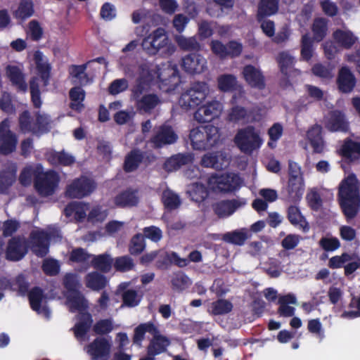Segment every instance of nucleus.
I'll use <instances>...</instances> for the list:
<instances>
[{
  "instance_id": "f257e3e1",
  "label": "nucleus",
  "mask_w": 360,
  "mask_h": 360,
  "mask_svg": "<svg viewBox=\"0 0 360 360\" xmlns=\"http://www.w3.org/2000/svg\"><path fill=\"white\" fill-rule=\"evenodd\" d=\"M338 196L342 212L347 221L349 222L360 210L358 181L354 175H349L341 181Z\"/></svg>"
},
{
  "instance_id": "f03ea898",
  "label": "nucleus",
  "mask_w": 360,
  "mask_h": 360,
  "mask_svg": "<svg viewBox=\"0 0 360 360\" xmlns=\"http://www.w3.org/2000/svg\"><path fill=\"white\" fill-rule=\"evenodd\" d=\"M189 139L194 150H209L219 141V128L212 124L197 127L191 130Z\"/></svg>"
},
{
  "instance_id": "7ed1b4c3",
  "label": "nucleus",
  "mask_w": 360,
  "mask_h": 360,
  "mask_svg": "<svg viewBox=\"0 0 360 360\" xmlns=\"http://www.w3.org/2000/svg\"><path fill=\"white\" fill-rule=\"evenodd\" d=\"M19 128L22 133H32L37 136L41 134L48 133L50 131V117L39 112L35 115V122H33V119L30 115L28 110L22 112L18 117Z\"/></svg>"
},
{
  "instance_id": "20e7f679",
  "label": "nucleus",
  "mask_w": 360,
  "mask_h": 360,
  "mask_svg": "<svg viewBox=\"0 0 360 360\" xmlns=\"http://www.w3.org/2000/svg\"><path fill=\"white\" fill-rule=\"evenodd\" d=\"M60 180L59 174L56 171L53 169L44 171L42 168L34 180V187L39 195L48 197L56 192Z\"/></svg>"
},
{
  "instance_id": "39448f33",
  "label": "nucleus",
  "mask_w": 360,
  "mask_h": 360,
  "mask_svg": "<svg viewBox=\"0 0 360 360\" xmlns=\"http://www.w3.org/2000/svg\"><path fill=\"white\" fill-rule=\"evenodd\" d=\"M208 93V86L204 82L193 83L189 89L183 92L179 98L181 108L188 110L198 107L205 99Z\"/></svg>"
},
{
  "instance_id": "423d86ee",
  "label": "nucleus",
  "mask_w": 360,
  "mask_h": 360,
  "mask_svg": "<svg viewBox=\"0 0 360 360\" xmlns=\"http://www.w3.org/2000/svg\"><path fill=\"white\" fill-rule=\"evenodd\" d=\"M242 180L238 174H213L207 179V185L213 192L230 193L240 187Z\"/></svg>"
},
{
  "instance_id": "0eeeda50",
  "label": "nucleus",
  "mask_w": 360,
  "mask_h": 360,
  "mask_svg": "<svg viewBox=\"0 0 360 360\" xmlns=\"http://www.w3.org/2000/svg\"><path fill=\"white\" fill-rule=\"evenodd\" d=\"M234 141L239 149L247 154L252 153L255 150L259 148L262 143L259 133L251 125L238 130Z\"/></svg>"
},
{
  "instance_id": "6e6552de",
  "label": "nucleus",
  "mask_w": 360,
  "mask_h": 360,
  "mask_svg": "<svg viewBox=\"0 0 360 360\" xmlns=\"http://www.w3.org/2000/svg\"><path fill=\"white\" fill-rule=\"evenodd\" d=\"M169 39L162 27H158L146 36L141 42L143 50L150 56L156 55L161 49L167 46Z\"/></svg>"
},
{
  "instance_id": "1a4fd4ad",
  "label": "nucleus",
  "mask_w": 360,
  "mask_h": 360,
  "mask_svg": "<svg viewBox=\"0 0 360 360\" xmlns=\"http://www.w3.org/2000/svg\"><path fill=\"white\" fill-rule=\"evenodd\" d=\"M210 46L212 53L221 60L236 58L241 55L243 49L242 43L236 40H230L226 44L217 39L212 40Z\"/></svg>"
},
{
  "instance_id": "9d476101",
  "label": "nucleus",
  "mask_w": 360,
  "mask_h": 360,
  "mask_svg": "<svg viewBox=\"0 0 360 360\" xmlns=\"http://www.w3.org/2000/svg\"><path fill=\"white\" fill-rule=\"evenodd\" d=\"M28 250V241L24 236L18 235L11 237L8 240L4 252L8 261L18 262L25 257Z\"/></svg>"
},
{
  "instance_id": "9b49d317",
  "label": "nucleus",
  "mask_w": 360,
  "mask_h": 360,
  "mask_svg": "<svg viewBox=\"0 0 360 360\" xmlns=\"http://www.w3.org/2000/svg\"><path fill=\"white\" fill-rule=\"evenodd\" d=\"M96 187V185L94 180L85 176H81L67 186L65 195L70 198L81 199L89 195Z\"/></svg>"
},
{
  "instance_id": "f8f14e48",
  "label": "nucleus",
  "mask_w": 360,
  "mask_h": 360,
  "mask_svg": "<svg viewBox=\"0 0 360 360\" xmlns=\"http://www.w3.org/2000/svg\"><path fill=\"white\" fill-rule=\"evenodd\" d=\"M18 136L10 129V120L4 119L0 122V154L8 155L15 151Z\"/></svg>"
},
{
  "instance_id": "ddd939ff",
  "label": "nucleus",
  "mask_w": 360,
  "mask_h": 360,
  "mask_svg": "<svg viewBox=\"0 0 360 360\" xmlns=\"http://www.w3.org/2000/svg\"><path fill=\"white\" fill-rule=\"evenodd\" d=\"M325 128L330 132L347 133L349 130V122L345 113L340 110H330L323 117Z\"/></svg>"
},
{
  "instance_id": "4468645a",
  "label": "nucleus",
  "mask_w": 360,
  "mask_h": 360,
  "mask_svg": "<svg viewBox=\"0 0 360 360\" xmlns=\"http://www.w3.org/2000/svg\"><path fill=\"white\" fill-rule=\"evenodd\" d=\"M153 131L154 134L150 137L149 142L155 149L161 148L167 145L173 144L178 139V136L173 128L166 124L155 127Z\"/></svg>"
},
{
  "instance_id": "2eb2a0df",
  "label": "nucleus",
  "mask_w": 360,
  "mask_h": 360,
  "mask_svg": "<svg viewBox=\"0 0 360 360\" xmlns=\"http://www.w3.org/2000/svg\"><path fill=\"white\" fill-rule=\"evenodd\" d=\"M111 342L104 337H97L85 347L91 360H108Z\"/></svg>"
},
{
  "instance_id": "dca6fc26",
  "label": "nucleus",
  "mask_w": 360,
  "mask_h": 360,
  "mask_svg": "<svg viewBox=\"0 0 360 360\" xmlns=\"http://www.w3.org/2000/svg\"><path fill=\"white\" fill-rule=\"evenodd\" d=\"M222 109L223 105L219 101H212L199 107L193 117L198 122H210L221 115Z\"/></svg>"
},
{
  "instance_id": "f3484780",
  "label": "nucleus",
  "mask_w": 360,
  "mask_h": 360,
  "mask_svg": "<svg viewBox=\"0 0 360 360\" xmlns=\"http://www.w3.org/2000/svg\"><path fill=\"white\" fill-rule=\"evenodd\" d=\"M29 238L32 251L37 257H45L49 250V234L43 230L32 231Z\"/></svg>"
},
{
  "instance_id": "a211bd4d",
  "label": "nucleus",
  "mask_w": 360,
  "mask_h": 360,
  "mask_svg": "<svg viewBox=\"0 0 360 360\" xmlns=\"http://www.w3.org/2000/svg\"><path fill=\"white\" fill-rule=\"evenodd\" d=\"M181 67L188 74H200L206 69L207 60L199 53H189L182 58Z\"/></svg>"
},
{
  "instance_id": "6ab92c4d",
  "label": "nucleus",
  "mask_w": 360,
  "mask_h": 360,
  "mask_svg": "<svg viewBox=\"0 0 360 360\" xmlns=\"http://www.w3.org/2000/svg\"><path fill=\"white\" fill-rule=\"evenodd\" d=\"M28 297L30 308L38 314H42L49 319L51 311L46 305L42 306V302L46 298L44 290L38 286L33 287L26 295Z\"/></svg>"
},
{
  "instance_id": "aec40b11",
  "label": "nucleus",
  "mask_w": 360,
  "mask_h": 360,
  "mask_svg": "<svg viewBox=\"0 0 360 360\" xmlns=\"http://www.w3.org/2000/svg\"><path fill=\"white\" fill-rule=\"evenodd\" d=\"M18 171L17 164L8 161L0 171V193L8 194L10 188L15 182Z\"/></svg>"
},
{
  "instance_id": "412c9836",
  "label": "nucleus",
  "mask_w": 360,
  "mask_h": 360,
  "mask_svg": "<svg viewBox=\"0 0 360 360\" xmlns=\"http://www.w3.org/2000/svg\"><path fill=\"white\" fill-rule=\"evenodd\" d=\"M245 205V202L238 199L222 200L212 205L214 213L219 218H226L232 215L237 209Z\"/></svg>"
},
{
  "instance_id": "4be33fe9",
  "label": "nucleus",
  "mask_w": 360,
  "mask_h": 360,
  "mask_svg": "<svg viewBox=\"0 0 360 360\" xmlns=\"http://www.w3.org/2000/svg\"><path fill=\"white\" fill-rule=\"evenodd\" d=\"M129 285V283H121L117 287V292L121 295L122 307L133 308L140 304L143 296L136 290L128 288Z\"/></svg>"
},
{
  "instance_id": "5701e85b",
  "label": "nucleus",
  "mask_w": 360,
  "mask_h": 360,
  "mask_svg": "<svg viewBox=\"0 0 360 360\" xmlns=\"http://www.w3.org/2000/svg\"><path fill=\"white\" fill-rule=\"evenodd\" d=\"M77 321L72 330L77 340H82L93 327V317L89 311H80L77 315Z\"/></svg>"
},
{
  "instance_id": "b1692460",
  "label": "nucleus",
  "mask_w": 360,
  "mask_h": 360,
  "mask_svg": "<svg viewBox=\"0 0 360 360\" xmlns=\"http://www.w3.org/2000/svg\"><path fill=\"white\" fill-rule=\"evenodd\" d=\"M356 84L355 76L347 66L342 67L338 74L337 85L338 90L343 94L353 91Z\"/></svg>"
},
{
  "instance_id": "393cba45",
  "label": "nucleus",
  "mask_w": 360,
  "mask_h": 360,
  "mask_svg": "<svg viewBox=\"0 0 360 360\" xmlns=\"http://www.w3.org/2000/svg\"><path fill=\"white\" fill-rule=\"evenodd\" d=\"M243 75L248 83L252 88L262 90L265 88V78L262 72L252 65H247L243 69Z\"/></svg>"
},
{
  "instance_id": "a878e982",
  "label": "nucleus",
  "mask_w": 360,
  "mask_h": 360,
  "mask_svg": "<svg viewBox=\"0 0 360 360\" xmlns=\"http://www.w3.org/2000/svg\"><path fill=\"white\" fill-rule=\"evenodd\" d=\"M323 128L319 124L312 125L307 131V138L314 153H322L325 148Z\"/></svg>"
},
{
  "instance_id": "bb28decb",
  "label": "nucleus",
  "mask_w": 360,
  "mask_h": 360,
  "mask_svg": "<svg viewBox=\"0 0 360 360\" xmlns=\"http://www.w3.org/2000/svg\"><path fill=\"white\" fill-rule=\"evenodd\" d=\"M139 202L138 191L131 188L121 191L114 198L115 205L121 208L135 207Z\"/></svg>"
},
{
  "instance_id": "cd10ccee",
  "label": "nucleus",
  "mask_w": 360,
  "mask_h": 360,
  "mask_svg": "<svg viewBox=\"0 0 360 360\" xmlns=\"http://www.w3.org/2000/svg\"><path fill=\"white\" fill-rule=\"evenodd\" d=\"M193 156L191 153H178L167 158L163 165V169L167 172L178 170L182 166L193 162Z\"/></svg>"
},
{
  "instance_id": "c85d7f7f",
  "label": "nucleus",
  "mask_w": 360,
  "mask_h": 360,
  "mask_svg": "<svg viewBox=\"0 0 360 360\" xmlns=\"http://www.w3.org/2000/svg\"><path fill=\"white\" fill-rule=\"evenodd\" d=\"M45 156L46 160L53 167H69L75 162V157L64 150L61 151L52 150L46 153Z\"/></svg>"
},
{
  "instance_id": "c756f323",
  "label": "nucleus",
  "mask_w": 360,
  "mask_h": 360,
  "mask_svg": "<svg viewBox=\"0 0 360 360\" xmlns=\"http://www.w3.org/2000/svg\"><path fill=\"white\" fill-rule=\"evenodd\" d=\"M34 60L36 65V70L38 75L40 76L44 85H48L51 76V65L44 59V54L40 51H37L34 53Z\"/></svg>"
},
{
  "instance_id": "7c9ffc66",
  "label": "nucleus",
  "mask_w": 360,
  "mask_h": 360,
  "mask_svg": "<svg viewBox=\"0 0 360 360\" xmlns=\"http://www.w3.org/2000/svg\"><path fill=\"white\" fill-rule=\"evenodd\" d=\"M144 159V153L139 148L131 150L125 156L123 169L127 173L136 171Z\"/></svg>"
},
{
  "instance_id": "2f4dec72",
  "label": "nucleus",
  "mask_w": 360,
  "mask_h": 360,
  "mask_svg": "<svg viewBox=\"0 0 360 360\" xmlns=\"http://www.w3.org/2000/svg\"><path fill=\"white\" fill-rule=\"evenodd\" d=\"M288 198L293 203L300 201L304 191V183L303 179H288Z\"/></svg>"
},
{
  "instance_id": "473e14b6",
  "label": "nucleus",
  "mask_w": 360,
  "mask_h": 360,
  "mask_svg": "<svg viewBox=\"0 0 360 360\" xmlns=\"http://www.w3.org/2000/svg\"><path fill=\"white\" fill-rule=\"evenodd\" d=\"M251 236L252 233L248 229L243 228L224 233L222 240L227 243L241 246Z\"/></svg>"
},
{
  "instance_id": "72a5a7b5",
  "label": "nucleus",
  "mask_w": 360,
  "mask_h": 360,
  "mask_svg": "<svg viewBox=\"0 0 360 360\" xmlns=\"http://www.w3.org/2000/svg\"><path fill=\"white\" fill-rule=\"evenodd\" d=\"M153 336L147 347V354L155 356L165 352L170 342L167 338L160 335L159 333Z\"/></svg>"
},
{
  "instance_id": "f704fd0d",
  "label": "nucleus",
  "mask_w": 360,
  "mask_h": 360,
  "mask_svg": "<svg viewBox=\"0 0 360 360\" xmlns=\"http://www.w3.org/2000/svg\"><path fill=\"white\" fill-rule=\"evenodd\" d=\"M288 219L292 225L302 230L304 233L309 231L310 226L305 217L297 206L290 205L288 208Z\"/></svg>"
},
{
  "instance_id": "c9c22d12",
  "label": "nucleus",
  "mask_w": 360,
  "mask_h": 360,
  "mask_svg": "<svg viewBox=\"0 0 360 360\" xmlns=\"http://www.w3.org/2000/svg\"><path fill=\"white\" fill-rule=\"evenodd\" d=\"M84 281L86 287L94 291L101 290L108 284L106 276L97 271L88 273L84 277Z\"/></svg>"
},
{
  "instance_id": "e433bc0d",
  "label": "nucleus",
  "mask_w": 360,
  "mask_h": 360,
  "mask_svg": "<svg viewBox=\"0 0 360 360\" xmlns=\"http://www.w3.org/2000/svg\"><path fill=\"white\" fill-rule=\"evenodd\" d=\"M6 74L12 84L16 86L19 91L23 92L27 91V84L25 80V75L18 66L8 65Z\"/></svg>"
},
{
  "instance_id": "4c0bfd02",
  "label": "nucleus",
  "mask_w": 360,
  "mask_h": 360,
  "mask_svg": "<svg viewBox=\"0 0 360 360\" xmlns=\"http://www.w3.org/2000/svg\"><path fill=\"white\" fill-rule=\"evenodd\" d=\"M160 103V98L157 94H148L136 101V108L140 112L150 113Z\"/></svg>"
},
{
  "instance_id": "58836bf2",
  "label": "nucleus",
  "mask_w": 360,
  "mask_h": 360,
  "mask_svg": "<svg viewBox=\"0 0 360 360\" xmlns=\"http://www.w3.org/2000/svg\"><path fill=\"white\" fill-rule=\"evenodd\" d=\"M341 155L345 158L354 161L360 158V143L347 138L340 148Z\"/></svg>"
},
{
  "instance_id": "ea45409f",
  "label": "nucleus",
  "mask_w": 360,
  "mask_h": 360,
  "mask_svg": "<svg viewBox=\"0 0 360 360\" xmlns=\"http://www.w3.org/2000/svg\"><path fill=\"white\" fill-rule=\"evenodd\" d=\"M92 259L91 265L96 269L97 271L107 274L111 271L113 259L108 253H103L98 255H91Z\"/></svg>"
},
{
  "instance_id": "a19ab883",
  "label": "nucleus",
  "mask_w": 360,
  "mask_h": 360,
  "mask_svg": "<svg viewBox=\"0 0 360 360\" xmlns=\"http://www.w3.org/2000/svg\"><path fill=\"white\" fill-rule=\"evenodd\" d=\"M278 7L279 0H260L257 14L258 22H261L262 18L276 14Z\"/></svg>"
},
{
  "instance_id": "79ce46f5",
  "label": "nucleus",
  "mask_w": 360,
  "mask_h": 360,
  "mask_svg": "<svg viewBox=\"0 0 360 360\" xmlns=\"http://www.w3.org/2000/svg\"><path fill=\"white\" fill-rule=\"evenodd\" d=\"M335 41L342 48L349 49L356 44L358 38L350 30H336L333 34Z\"/></svg>"
},
{
  "instance_id": "37998d69",
  "label": "nucleus",
  "mask_w": 360,
  "mask_h": 360,
  "mask_svg": "<svg viewBox=\"0 0 360 360\" xmlns=\"http://www.w3.org/2000/svg\"><path fill=\"white\" fill-rule=\"evenodd\" d=\"M328 20L323 17L314 18L311 29L313 33L311 38L315 41L320 42L326 37L328 30Z\"/></svg>"
},
{
  "instance_id": "c03bdc74",
  "label": "nucleus",
  "mask_w": 360,
  "mask_h": 360,
  "mask_svg": "<svg viewBox=\"0 0 360 360\" xmlns=\"http://www.w3.org/2000/svg\"><path fill=\"white\" fill-rule=\"evenodd\" d=\"M146 333H149L153 335L155 333H158L159 330L155 324L150 321L141 323L134 329V333L133 336L134 344L141 346L142 341L145 338V335Z\"/></svg>"
},
{
  "instance_id": "a18cd8bd",
  "label": "nucleus",
  "mask_w": 360,
  "mask_h": 360,
  "mask_svg": "<svg viewBox=\"0 0 360 360\" xmlns=\"http://www.w3.org/2000/svg\"><path fill=\"white\" fill-rule=\"evenodd\" d=\"M187 193L191 199L197 203L204 202L210 195L208 188L200 182L192 184Z\"/></svg>"
},
{
  "instance_id": "49530a36",
  "label": "nucleus",
  "mask_w": 360,
  "mask_h": 360,
  "mask_svg": "<svg viewBox=\"0 0 360 360\" xmlns=\"http://www.w3.org/2000/svg\"><path fill=\"white\" fill-rule=\"evenodd\" d=\"M86 92L81 86H74L69 91V98L71 101L70 108L75 111L80 112L84 105L82 103L85 99Z\"/></svg>"
},
{
  "instance_id": "de8ad7c7",
  "label": "nucleus",
  "mask_w": 360,
  "mask_h": 360,
  "mask_svg": "<svg viewBox=\"0 0 360 360\" xmlns=\"http://www.w3.org/2000/svg\"><path fill=\"white\" fill-rule=\"evenodd\" d=\"M87 63L82 65H72L69 68V74L72 78L77 79L80 86H86L91 83V79L86 72Z\"/></svg>"
},
{
  "instance_id": "09e8293b",
  "label": "nucleus",
  "mask_w": 360,
  "mask_h": 360,
  "mask_svg": "<svg viewBox=\"0 0 360 360\" xmlns=\"http://www.w3.org/2000/svg\"><path fill=\"white\" fill-rule=\"evenodd\" d=\"M68 302L70 303V310L71 312L78 311H86L88 304L84 295L79 291L72 292L68 297Z\"/></svg>"
},
{
  "instance_id": "8fccbe9b",
  "label": "nucleus",
  "mask_w": 360,
  "mask_h": 360,
  "mask_svg": "<svg viewBox=\"0 0 360 360\" xmlns=\"http://www.w3.org/2000/svg\"><path fill=\"white\" fill-rule=\"evenodd\" d=\"M34 13V4L31 0H22L18 9L13 12V16L18 20L24 21L33 15Z\"/></svg>"
},
{
  "instance_id": "3c124183",
  "label": "nucleus",
  "mask_w": 360,
  "mask_h": 360,
  "mask_svg": "<svg viewBox=\"0 0 360 360\" xmlns=\"http://www.w3.org/2000/svg\"><path fill=\"white\" fill-rule=\"evenodd\" d=\"M41 169H42V166L39 164L36 167H32L31 165L25 167L21 170L19 175L18 180L20 184L23 186H30L32 177H34V180L36 179V176Z\"/></svg>"
},
{
  "instance_id": "603ef678",
  "label": "nucleus",
  "mask_w": 360,
  "mask_h": 360,
  "mask_svg": "<svg viewBox=\"0 0 360 360\" xmlns=\"http://www.w3.org/2000/svg\"><path fill=\"white\" fill-rule=\"evenodd\" d=\"M191 284L189 277L183 271L174 273L171 278L172 290L177 292H183Z\"/></svg>"
},
{
  "instance_id": "864d4df0",
  "label": "nucleus",
  "mask_w": 360,
  "mask_h": 360,
  "mask_svg": "<svg viewBox=\"0 0 360 360\" xmlns=\"http://www.w3.org/2000/svg\"><path fill=\"white\" fill-rule=\"evenodd\" d=\"M314 41H315L307 33L302 36L300 56L303 60L308 62L311 59L314 52Z\"/></svg>"
},
{
  "instance_id": "5fc2aeb1",
  "label": "nucleus",
  "mask_w": 360,
  "mask_h": 360,
  "mask_svg": "<svg viewBox=\"0 0 360 360\" xmlns=\"http://www.w3.org/2000/svg\"><path fill=\"white\" fill-rule=\"evenodd\" d=\"M237 82L236 77L230 74H224L217 78L218 88L223 92L236 90Z\"/></svg>"
},
{
  "instance_id": "6e6d98bb",
  "label": "nucleus",
  "mask_w": 360,
  "mask_h": 360,
  "mask_svg": "<svg viewBox=\"0 0 360 360\" xmlns=\"http://www.w3.org/2000/svg\"><path fill=\"white\" fill-rule=\"evenodd\" d=\"M277 62L281 73L288 76L295 64V60L288 53L283 51L278 55Z\"/></svg>"
},
{
  "instance_id": "4d7b16f0",
  "label": "nucleus",
  "mask_w": 360,
  "mask_h": 360,
  "mask_svg": "<svg viewBox=\"0 0 360 360\" xmlns=\"http://www.w3.org/2000/svg\"><path fill=\"white\" fill-rule=\"evenodd\" d=\"M233 304L226 299H218L211 304L212 314L214 316L227 314L233 309Z\"/></svg>"
},
{
  "instance_id": "13d9d810",
  "label": "nucleus",
  "mask_w": 360,
  "mask_h": 360,
  "mask_svg": "<svg viewBox=\"0 0 360 360\" xmlns=\"http://www.w3.org/2000/svg\"><path fill=\"white\" fill-rule=\"evenodd\" d=\"M178 46L185 51H198L200 50L201 46L195 36L191 37H186L184 36H179L176 38Z\"/></svg>"
},
{
  "instance_id": "bf43d9fd",
  "label": "nucleus",
  "mask_w": 360,
  "mask_h": 360,
  "mask_svg": "<svg viewBox=\"0 0 360 360\" xmlns=\"http://www.w3.org/2000/svg\"><path fill=\"white\" fill-rule=\"evenodd\" d=\"M146 241L142 233L135 234L130 240L129 244V252L131 255H139L146 248Z\"/></svg>"
},
{
  "instance_id": "052dcab7",
  "label": "nucleus",
  "mask_w": 360,
  "mask_h": 360,
  "mask_svg": "<svg viewBox=\"0 0 360 360\" xmlns=\"http://www.w3.org/2000/svg\"><path fill=\"white\" fill-rule=\"evenodd\" d=\"M112 266L117 271L127 272L132 270L135 264L131 257L129 255H124L113 259Z\"/></svg>"
},
{
  "instance_id": "680f3d73",
  "label": "nucleus",
  "mask_w": 360,
  "mask_h": 360,
  "mask_svg": "<svg viewBox=\"0 0 360 360\" xmlns=\"http://www.w3.org/2000/svg\"><path fill=\"white\" fill-rule=\"evenodd\" d=\"M162 201L168 210L177 209L181 205L179 196L171 191H165L162 193Z\"/></svg>"
},
{
  "instance_id": "e2e57ef3",
  "label": "nucleus",
  "mask_w": 360,
  "mask_h": 360,
  "mask_svg": "<svg viewBox=\"0 0 360 360\" xmlns=\"http://www.w3.org/2000/svg\"><path fill=\"white\" fill-rule=\"evenodd\" d=\"M92 328L96 335H107L113 330L112 320L111 319H100L96 322Z\"/></svg>"
},
{
  "instance_id": "0e129e2a",
  "label": "nucleus",
  "mask_w": 360,
  "mask_h": 360,
  "mask_svg": "<svg viewBox=\"0 0 360 360\" xmlns=\"http://www.w3.org/2000/svg\"><path fill=\"white\" fill-rule=\"evenodd\" d=\"M30 89L31 94V101L33 103L34 107L36 108H39L41 105V92L37 82V78L32 77L30 80Z\"/></svg>"
},
{
  "instance_id": "69168bd1",
  "label": "nucleus",
  "mask_w": 360,
  "mask_h": 360,
  "mask_svg": "<svg viewBox=\"0 0 360 360\" xmlns=\"http://www.w3.org/2000/svg\"><path fill=\"white\" fill-rule=\"evenodd\" d=\"M20 228V223L15 219H10L4 221L2 224V236L4 238L13 237V235Z\"/></svg>"
},
{
  "instance_id": "338daca9",
  "label": "nucleus",
  "mask_w": 360,
  "mask_h": 360,
  "mask_svg": "<svg viewBox=\"0 0 360 360\" xmlns=\"http://www.w3.org/2000/svg\"><path fill=\"white\" fill-rule=\"evenodd\" d=\"M352 259V256L347 252H344L341 255L332 257L328 264L330 269H335L344 267L345 264Z\"/></svg>"
},
{
  "instance_id": "774afa93",
  "label": "nucleus",
  "mask_w": 360,
  "mask_h": 360,
  "mask_svg": "<svg viewBox=\"0 0 360 360\" xmlns=\"http://www.w3.org/2000/svg\"><path fill=\"white\" fill-rule=\"evenodd\" d=\"M349 308H356V311H345L341 314V318L354 319L360 317V297L353 296L349 304Z\"/></svg>"
}]
</instances>
